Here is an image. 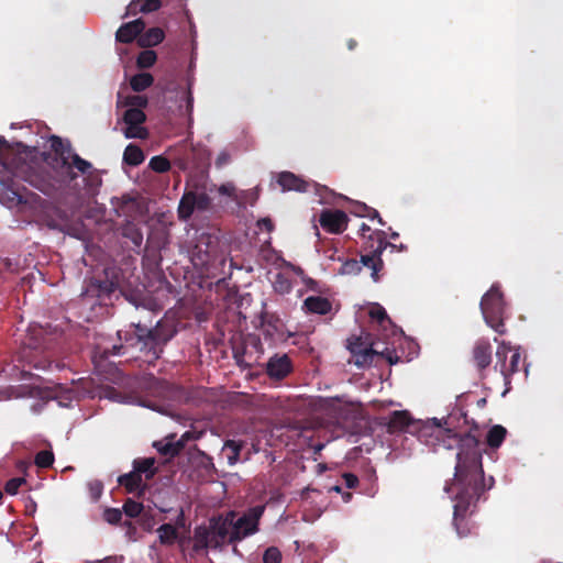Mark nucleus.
<instances>
[{"label": "nucleus", "instance_id": "f257e3e1", "mask_svg": "<svg viewBox=\"0 0 563 563\" xmlns=\"http://www.w3.org/2000/svg\"><path fill=\"white\" fill-rule=\"evenodd\" d=\"M53 154L46 157L47 167L40 165L23 143L10 144L0 136L1 199L15 205H31L37 221L51 230L66 232L70 227L69 214L56 203L30 192L21 183H26L47 197L59 199L69 185L77 180L78 173L90 168V162L80 157L69 141L53 135L49 140Z\"/></svg>", "mask_w": 563, "mask_h": 563}, {"label": "nucleus", "instance_id": "f03ea898", "mask_svg": "<svg viewBox=\"0 0 563 563\" xmlns=\"http://www.w3.org/2000/svg\"><path fill=\"white\" fill-rule=\"evenodd\" d=\"M470 421L465 412H451L445 419L433 418L426 422L413 421L406 410L390 413L386 428L389 433H417L419 441L433 449L457 446L454 477L446 483L444 490L455 501L453 525L459 537L471 533L467 514L476 507L484 492L492 487L494 479L486 485L482 464V449L478 427Z\"/></svg>", "mask_w": 563, "mask_h": 563}, {"label": "nucleus", "instance_id": "7ed1b4c3", "mask_svg": "<svg viewBox=\"0 0 563 563\" xmlns=\"http://www.w3.org/2000/svg\"><path fill=\"white\" fill-rule=\"evenodd\" d=\"M53 338L43 327H33L30 335L13 356L10 376L14 379H33L31 368L46 369L51 365Z\"/></svg>", "mask_w": 563, "mask_h": 563}, {"label": "nucleus", "instance_id": "20e7f679", "mask_svg": "<svg viewBox=\"0 0 563 563\" xmlns=\"http://www.w3.org/2000/svg\"><path fill=\"white\" fill-rule=\"evenodd\" d=\"M132 327L134 330L132 332L125 331L124 336H122V331H118V336L124 341V344L113 345L111 354H120L125 346H137L147 357V361L153 363L161 357L165 345L176 334L173 325L163 322H157L152 329L141 324H132Z\"/></svg>", "mask_w": 563, "mask_h": 563}, {"label": "nucleus", "instance_id": "39448f33", "mask_svg": "<svg viewBox=\"0 0 563 563\" xmlns=\"http://www.w3.org/2000/svg\"><path fill=\"white\" fill-rule=\"evenodd\" d=\"M233 510L225 514L212 516L208 526L200 525L194 530L192 551L199 553L208 548L220 549L224 544H236L231 542Z\"/></svg>", "mask_w": 563, "mask_h": 563}, {"label": "nucleus", "instance_id": "423d86ee", "mask_svg": "<svg viewBox=\"0 0 563 563\" xmlns=\"http://www.w3.org/2000/svg\"><path fill=\"white\" fill-rule=\"evenodd\" d=\"M347 349L354 358L353 363L360 368L371 366L376 356L385 358L389 364H396L399 361V356L396 355L394 350L389 347L378 350L377 344L372 341L368 333L364 336L351 338Z\"/></svg>", "mask_w": 563, "mask_h": 563}, {"label": "nucleus", "instance_id": "0eeeda50", "mask_svg": "<svg viewBox=\"0 0 563 563\" xmlns=\"http://www.w3.org/2000/svg\"><path fill=\"white\" fill-rule=\"evenodd\" d=\"M479 307L486 324L498 334H505L507 331L505 325L506 303L499 286L490 287L482 297Z\"/></svg>", "mask_w": 563, "mask_h": 563}, {"label": "nucleus", "instance_id": "6e6552de", "mask_svg": "<svg viewBox=\"0 0 563 563\" xmlns=\"http://www.w3.org/2000/svg\"><path fill=\"white\" fill-rule=\"evenodd\" d=\"M265 511L264 505L249 508L242 515L233 510L231 542H240L258 532L260 520Z\"/></svg>", "mask_w": 563, "mask_h": 563}, {"label": "nucleus", "instance_id": "1a4fd4ad", "mask_svg": "<svg viewBox=\"0 0 563 563\" xmlns=\"http://www.w3.org/2000/svg\"><path fill=\"white\" fill-rule=\"evenodd\" d=\"M369 240L372 241L371 249H373L371 254H365L361 256L360 264L362 266L371 268L372 273L371 276L375 283L379 280L378 273L383 269L384 263L380 258L382 253L387 246L394 245L386 241V234L384 231H376L371 236Z\"/></svg>", "mask_w": 563, "mask_h": 563}, {"label": "nucleus", "instance_id": "9d476101", "mask_svg": "<svg viewBox=\"0 0 563 563\" xmlns=\"http://www.w3.org/2000/svg\"><path fill=\"white\" fill-rule=\"evenodd\" d=\"M117 289L118 284L113 280L92 278L81 296L84 300L96 298L99 305L107 306Z\"/></svg>", "mask_w": 563, "mask_h": 563}, {"label": "nucleus", "instance_id": "9b49d317", "mask_svg": "<svg viewBox=\"0 0 563 563\" xmlns=\"http://www.w3.org/2000/svg\"><path fill=\"white\" fill-rule=\"evenodd\" d=\"M471 362L478 372L481 379L486 378V369L493 362V347L487 339L481 338L475 341L472 353Z\"/></svg>", "mask_w": 563, "mask_h": 563}, {"label": "nucleus", "instance_id": "f8f14e48", "mask_svg": "<svg viewBox=\"0 0 563 563\" xmlns=\"http://www.w3.org/2000/svg\"><path fill=\"white\" fill-rule=\"evenodd\" d=\"M217 243L209 235H202L191 250V261L195 266L206 267L210 265L217 254Z\"/></svg>", "mask_w": 563, "mask_h": 563}, {"label": "nucleus", "instance_id": "ddd939ff", "mask_svg": "<svg viewBox=\"0 0 563 563\" xmlns=\"http://www.w3.org/2000/svg\"><path fill=\"white\" fill-rule=\"evenodd\" d=\"M319 223L323 230L332 234H340L346 230L349 223L347 214L339 209L322 210Z\"/></svg>", "mask_w": 563, "mask_h": 563}, {"label": "nucleus", "instance_id": "4468645a", "mask_svg": "<svg viewBox=\"0 0 563 563\" xmlns=\"http://www.w3.org/2000/svg\"><path fill=\"white\" fill-rule=\"evenodd\" d=\"M292 369V362L287 354H274L266 363V374L274 380L286 378Z\"/></svg>", "mask_w": 563, "mask_h": 563}, {"label": "nucleus", "instance_id": "2eb2a0df", "mask_svg": "<svg viewBox=\"0 0 563 563\" xmlns=\"http://www.w3.org/2000/svg\"><path fill=\"white\" fill-rule=\"evenodd\" d=\"M145 26V21L141 18L123 23L115 32V41L124 44H130L135 40L137 41V37L144 32Z\"/></svg>", "mask_w": 563, "mask_h": 563}, {"label": "nucleus", "instance_id": "dca6fc26", "mask_svg": "<svg viewBox=\"0 0 563 563\" xmlns=\"http://www.w3.org/2000/svg\"><path fill=\"white\" fill-rule=\"evenodd\" d=\"M277 183L283 188V190H295L299 192H305L308 190L309 183L295 175L291 172H282L278 175Z\"/></svg>", "mask_w": 563, "mask_h": 563}, {"label": "nucleus", "instance_id": "f3484780", "mask_svg": "<svg viewBox=\"0 0 563 563\" xmlns=\"http://www.w3.org/2000/svg\"><path fill=\"white\" fill-rule=\"evenodd\" d=\"M303 307L310 313L327 314L332 309V303L325 297L309 296L303 301Z\"/></svg>", "mask_w": 563, "mask_h": 563}, {"label": "nucleus", "instance_id": "a211bd4d", "mask_svg": "<svg viewBox=\"0 0 563 563\" xmlns=\"http://www.w3.org/2000/svg\"><path fill=\"white\" fill-rule=\"evenodd\" d=\"M78 175L79 173L75 170ZM84 176L85 187L89 195L95 196L102 185V177L100 170L95 168L90 163V168L86 172L80 173Z\"/></svg>", "mask_w": 563, "mask_h": 563}, {"label": "nucleus", "instance_id": "6ab92c4d", "mask_svg": "<svg viewBox=\"0 0 563 563\" xmlns=\"http://www.w3.org/2000/svg\"><path fill=\"white\" fill-rule=\"evenodd\" d=\"M165 38L164 31L158 27H151L146 32H142L137 37V45L142 48H148L152 46H156L162 43Z\"/></svg>", "mask_w": 563, "mask_h": 563}, {"label": "nucleus", "instance_id": "aec40b11", "mask_svg": "<svg viewBox=\"0 0 563 563\" xmlns=\"http://www.w3.org/2000/svg\"><path fill=\"white\" fill-rule=\"evenodd\" d=\"M512 346L510 343L501 341L496 350V364L494 366V369L496 372H499L501 377L504 378V375L506 373V368L508 365V355L511 354Z\"/></svg>", "mask_w": 563, "mask_h": 563}, {"label": "nucleus", "instance_id": "412c9836", "mask_svg": "<svg viewBox=\"0 0 563 563\" xmlns=\"http://www.w3.org/2000/svg\"><path fill=\"white\" fill-rule=\"evenodd\" d=\"M142 476L134 470L118 477L119 485L123 486L126 493H135L142 486Z\"/></svg>", "mask_w": 563, "mask_h": 563}, {"label": "nucleus", "instance_id": "4be33fe9", "mask_svg": "<svg viewBox=\"0 0 563 563\" xmlns=\"http://www.w3.org/2000/svg\"><path fill=\"white\" fill-rule=\"evenodd\" d=\"M118 107H126V108H136L143 110L148 104V99L146 96L142 95H128L122 96L120 92L118 93Z\"/></svg>", "mask_w": 563, "mask_h": 563}, {"label": "nucleus", "instance_id": "5701e85b", "mask_svg": "<svg viewBox=\"0 0 563 563\" xmlns=\"http://www.w3.org/2000/svg\"><path fill=\"white\" fill-rule=\"evenodd\" d=\"M145 159L142 148L135 144H129L123 153V162L130 166H139Z\"/></svg>", "mask_w": 563, "mask_h": 563}, {"label": "nucleus", "instance_id": "b1692460", "mask_svg": "<svg viewBox=\"0 0 563 563\" xmlns=\"http://www.w3.org/2000/svg\"><path fill=\"white\" fill-rule=\"evenodd\" d=\"M155 460L153 457L136 459L133 462V470L142 476L145 475V479H152L156 473L154 467Z\"/></svg>", "mask_w": 563, "mask_h": 563}, {"label": "nucleus", "instance_id": "393cba45", "mask_svg": "<svg viewBox=\"0 0 563 563\" xmlns=\"http://www.w3.org/2000/svg\"><path fill=\"white\" fill-rule=\"evenodd\" d=\"M520 362H521L520 350L512 347L510 360H509V363L506 368V373L503 378L505 386H509L511 384L512 375L520 371Z\"/></svg>", "mask_w": 563, "mask_h": 563}, {"label": "nucleus", "instance_id": "a878e982", "mask_svg": "<svg viewBox=\"0 0 563 563\" xmlns=\"http://www.w3.org/2000/svg\"><path fill=\"white\" fill-rule=\"evenodd\" d=\"M507 435V429L500 424H496L489 429L486 435V442L489 448L497 449L501 445Z\"/></svg>", "mask_w": 563, "mask_h": 563}, {"label": "nucleus", "instance_id": "bb28decb", "mask_svg": "<svg viewBox=\"0 0 563 563\" xmlns=\"http://www.w3.org/2000/svg\"><path fill=\"white\" fill-rule=\"evenodd\" d=\"M154 82V77L150 73H139L131 77L130 87L135 92H142Z\"/></svg>", "mask_w": 563, "mask_h": 563}, {"label": "nucleus", "instance_id": "cd10ccee", "mask_svg": "<svg viewBox=\"0 0 563 563\" xmlns=\"http://www.w3.org/2000/svg\"><path fill=\"white\" fill-rule=\"evenodd\" d=\"M156 532L158 533L159 542L164 545L174 544L178 538L177 528L172 523H163Z\"/></svg>", "mask_w": 563, "mask_h": 563}, {"label": "nucleus", "instance_id": "c85d7f7f", "mask_svg": "<svg viewBox=\"0 0 563 563\" xmlns=\"http://www.w3.org/2000/svg\"><path fill=\"white\" fill-rule=\"evenodd\" d=\"M196 210L191 192H185L178 205V217L181 220L189 219Z\"/></svg>", "mask_w": 563, "mask_h": 563}, {"label": "nucleus", "instance_id": "c756f323", "mask_svg": "<svg viewBox=\"0 0 563 563\" xmlns=\"http://www.w3.org/2000/svg\"><path fill=\"white\" fill-rule=\"evenodd\" d=\"M125 125L143 124L146 121V114L143 110L136 108H128L122 118Z\"/></svg>", "mask_w": 563, "mask_h": 563}, {"label": "nucleus", "instance_id": "7c9ffc66", "mask_svg": "<svg viewBox=\"0 0 563 563\" xmlns=\"http://www.w3.org/2000/svg\"><path fill=\"white\" fill-rule=\"evenodd\" d=\"M157 59V55L152 49H143L140 52L136 58V66L140 69H146L152 67Z\"/></svg>", "mask_w": 563, "mask_h": 563}, {"label": "nucleus", "instance_id": "2f4dec72", "mask_svg": "<svg viewBox=\"0 0 563 563\" xmlns=\"http://www.w3.org/2000/svg\"><path fill=\"white\" fill-rule=\"evenodd\" d=\"M155 448L162 455L169 457H175L183 451V444L176 442L155 443Z\"/></svg>", "mask_w": 563, "mask_h": 563}, {"label": "nucleus", "instance_id": "473e14b6", "mask_svg": "<svg viewBox=\"0 0 563 563\" xmlns=\"http://www.w3.org/2000/svg\"><path fill=\"white\" fill-rule=\"evenodd\" d=\"M260 197V189L257 187L244 190L242 191L238 197H235V200L238 205L245 206L250 205L253 206L257 201Z\"/></svg>", "mask_w": 563, "mask_h": 563}, {"label": "nucleus", "instance_id": "72a5a7b5", "mask_svg": "<svg viewBox=\"0 0 563 563\" xmlns=\"http://www.w3.org/2000/svg\"><path fill=\"white\" fill-rule=\"evenodd\" d=\"M123 236L129 239L134 246L140 247L143 242L142 231L135 224H128L123 228Z\"/></svg>", "mask_w": 563, "mask_h": 563}, {"label": "nucleus", "instance_id": "f704fd0d", "mask_svg": "<svg viewBox=\"0 0 563 563\" xmlns=\"http://www.w3.org/2000/svg\"><path fill=\"white\" fill-rule=\"evenodd\" d=\"M123 133L126 139L146 140L148 137V131L143 124L126 125Z\"/></svg>", "mask_w": 563, "mask_h": 563}, {"label": "nucleus", "instance_id": "c9c22d12", "mask_svg": "<svg viewBox=\"0 0 563 563\" xmlns=\"http://www.w3.org/2000/svg\"><path fill=\"white\" fill-rule=\"evenodd\" d=\"M195 201L196 210L207 211L210 209L212 200L206 192L190 191Z\"/></svg>", "mask_w": 563, "mask_h": 563}, {"label": "nucleus", "instance_id": "e433bc0d", "mask_svg": "<svg viewBox=\"0 0 563 563\" xmlns=\"http://www.w3.org/2000/svg\"><path fill=\"white\" fill-rule=\"evenodd\" d=\"M143 504L135 501L132 498H128L123 504V511L130 518H136L143 510Z\"/></svg>", "mask_w": 563, "mask_h": 563}, {"label": "nucleus", "instance_id": "4c0bfd02", "mask_svg": "<svg viewBox=\"0 0 563 563\" xmlns=\"http://www.w3.org/2000/svg\"><path fill=\"white\" fill-rule=\"evenodd\" d=\"M148 165L154 172L161 174L170 169V162L162 155L153 156Z\"/></svg>", "mask_w": 563, "mask_h": 563}, {"label": "nucleus", "instance_id": "58836bf2", "mask_svg": "<svg viewBox=\"0 0 563 563\" xmlns=\"http://www.w3.org/2000/svg\"><path fill=\"white\" fill-rule=\"evenodd\" d=\"M34 463L40 468H47L54 463V454L52 451L43 450L36 453Z\"/></svg>", "mask_w": 563, "mask_h": 563}, {"label": "nucleus", "instance_id": "ea45409f", "mask_svg": "<svg viewBox=\"0 0 563 563\" xmlns=\"http://www.w3.org/2000/svg\"><path fill=\"white\" fill-rule=\"evenodd\" d=\"M362 271V265L355 258H350L343 262L340 268L342 275H357Z\"/></svg>", "mask_w": 563, "mask_h": 563}, {"label": "nucleus", "instance_id": "a19ab883", "mask_svg": "<svg viewBox=\"0 0 563 563\" xmlns=\"http://www.w3.org/2000/svg\"><path fill=\"white\" fill-rule=\"evenodd\" d=\"M369 317L373 320H376L380 325L391 322L389 317L387 316L386 310L378 303L372 307V309L369 310Z\"/></svg>", "mask_w": 563, "mask_h": 563}, {"label": "nucleus", "instance_id": "79ce46f5", "mask_svg": "<svg viewBox=\"0 0 563 563\" xmlns=\"http://www.w3.org/2000/svg\"><path fill=\"white\" fill-rule=\"evenodd\" d=\"M282 552L276 547H269L265 550L263 555L264 563H280Z\"/></svg>", "mask_w": 563, "mask_h": 563}, {"label": "nucleus", "instance_id": "37998d69", "mask_svg": "<svg viewBox=\"0 0 563 563\" xmlns=\"http://www.w3.org/2000/svg\"><path fill=\"white\" fill-rule=\"evenodd\" d=\"M103 519L110 525H118L122 519V511L119 508H106Z\"/></svg>", "mask_w": 563, "mask_h": 563}, {"label": "nucleus", "instance_id": "c03bdc74", "mask_svg": "<svg viewBox=\"0 0 563 563\" xmlns=\"http://www.w3.org/2000/svg\"><path fill=\"white\" fill-rule=\"evenodd\" d=\"M26 484L25 478L23 477H14L9 479L4 485V490L9 495H15L19 490V488Z\"/></svg>", "mask_w": 563, "mask_h": 563}, {"label": "nucleus", "instance_id": "a18cd8bd", "mask_svg": "<svg viewBox=\"0 0 563 563\" xmlns=\"http://www.w3.org/2000/svg\"><path fill=\"white\" fill-rule=\"evenodd\" d=\"M89 495L92 501H98L103 492V485L100 481H92L88 484Z\"/></svg>", "mask_w": 563, "mask_h": 563}, {"label": "nucleus", "instance_id": "49530a36", "mask_svg": "<svg viewBox=\"0 0 563 563\" xmlns=\"http://www.w3.org/2000/svg\"><path fill=\"white\" fill-rule=\"evenodd\" d=\"M362 208H364V210L366 212L360 213V217H366V218H369V219H377L378 223L380 225H385V221L382 219V217L379 216V213H378V211L376 209L371 208V207L366 206L365 203L362 205Z\"/></svg>", "mask_w": 563, "mask_h": 563}, {"label": "nucleus", "instance_id": "de8ad7c7", "mask_svg": "<svg viewBox=\"0 0 563 563\" xmlns=\"http://www.w3.org/2000/svg\"><path fill=\"white\" fill-rule=\"evenodd\" d=\"M142 0H132L128 7L124 16L136 15L137 13H142Z\"/></svg>", "mask_w": 563, "mask_h": 563}, {"label": "nucleus", "instance_id": "09e8293b", "mask_svg": "<svg viewBox=\"0 0 563 563\" xmlns=\"http://www.w3.org/2000/svg\"><path fill=\"white\" fill-rule=\"evenodd\" d=\"M219 194L223 195V196H228V197H236L235 196V187L233 184H223L219 187L218 189Z\"/></svg>", "mask_w": 563, "mask_h": 563}, {"label": "nucleus", "instance_id": "8fccbe9b", "mask_svg": "<svg viewBox=\"0 0 563 563\" xmlns=\"http://www.w3.org/2000/svg\"><path fill=\"white\" fill-rule=\"evenodd\" d=\"M343 478H344V483H345L346 487H349V488H355L358 484L357 476L352 473H345L343 475Z\"/></svg>", "mask_w": 563, "mask_h": 563}, {"label": "nucleus", "instance_id": "3c124183", "mask_svg": "<svg viewBox=\"0 0 563 563\" xmlns=\"http://www.w3.org/2000/svg\"><path fill=\"white\" fill-rule=\"evenodd\" d=\"M230 162V154L227 153V152H221L217 159H216V166L218 168H221L223 167L224 165H227L228 163Z\"/></svg>", "mask_w": 563, "mask_h": 563}, {"label": "nucleus", "instance_id": "603ef678", "mask_svg": "<svg viewBox=\"0 0 563 563\" xmlns=\"http://www.w3.org/2000/svg\"><path fill=\"white\" fill-rule=\"evenodd\" d=\"M257 225L261 229H265L267 232H272L274 229V223L269 218H262L257 221Z\"/></svg>", "mask_w": 563, "mask_h": 563}, {"label": "nucleus", "instance_id": "864d4df0", "mask_svg": "<svg viewBox=\"0 0 563 563\" xmlns=\"http://www.w3.org/2000/svg\"><path fill=\"white\" fill-rule=\"evenodd\" d=\"M197 435L192 431H186L176 443H181L183 449L186 446L188 441L196 440Z\"/></svg>", "mask_w": 563, "mask_h": 563}, {"label": "nucleus", "instance_id": "5fc2aeb1", "mask_svg": "<svg viewBox=\"0 0 563 563\" xmlns=\"http://www.w3.org/2000/svg\"><path fill=\"white\" fill-rule=\"evenodd\" d=\"M186 102H187V112L190 115L192 112V107H194V97H192L190 89H188V91L186 93Z\"/></svg>", "mask_w": 563, "mask_h": 563}, {"label": "nucleus", "instance_id": "6e6d98bb", "mask_svg": "<svg viewBox=\"0 0 563 563\" xmlns=\"http://www.w3.org/2000/svg\"><path fill=\"white\" fill-rule=\"evenodd\" d=\"M185 522H186V519H185V514H184V510L180 509L178 516H177V519H176V528H184L185 527Z\"/></svg>", "mask_w": 563, "mask_h": 563}, {"label": "nucleus", "instance_id": "4d7b16f0", "mask_svg": "<svg viewBox=\"0 0 563 563\" xmlns=\"http://www.w3.org/2000/svg\"><path fill=\"white\" fill-rule=\"evenodd\" d=\"M356 45H357V42L355 40L351 38L347 41L349 49H351V51L354 49L356 47Z\"/></svg>", "mask_w": 563, "mask_h": 563}, {"label": "nucleus", "instance_id": "13d9d810", "mask_svg": "<svg viewBox=\"0 0 563 563\" xmlns=\"http://www.w3.org/2000/svg\"><path fill=\"white\" fill-rule=\"evenodd\" d=\"M360 231L362 232V235L364 236L365 235V232H368L371 231V228L365 224V223H362L361 228H360Z\"/></svg>", "mask_w": 563, "mask_h": 563}, {"label": "nucleus", "instance_id": "bf43d9fd", "mask_svg": "<svg viewBox=\"0 0 563 563\" xmlns=\"http://www.w3.org/2000/svg\"><path fill=\"white\" fill-rule=\"evenodd\" d=\"M362 205H363V203H360V205L357 206V214H358V216H360V213H362V212H366V211L364 210V208H362Z\"/></svg>", "mask_w": 563, "mask_h": 563}, {"label": "nucleus", "instance_id": "052dcab7", "mask_svg": "<svg viewBox=\"0 0 563 563\" xmlns=\"http://www.w3.org/2000/svg\"><path fill=\"white\" fill-rule=\"evenodd\" d=\"M390 238H391L393 240H396V239H398V238H399V234H398L397 232H393V233H391V235H390Z\"/></svg>", "mask_w": 563, "mask_h": 563}, {"label": "nucleus", "instance_id": "680f3d73", "mask_svg": "<svg viewBox=\"0 0 563 563\" xmlns=\"http://www.w3.org/2000/svg\"><path fill=\"white\" fill-rule=\"evenodd\" d=\"M234 445L235 451H239V446L234 442H228V446Z\"/></svg>", "mask_w": 563, "mask_h": 563}, {"label": "nucleus", "instance_id": "e2e57ef3", "mask_svg": "<svg viewBox=\"0 0 563 563\" xmlns=\"http://www.w3.org/2000/svg\"><path fill=\"white\" fill-rule=\"evenodd\" d=\"M510 389V385L509 386H506V390L503 391V395H506V391H508Z\"/></svg>", "mask_w": 563, "mask_h": 563}, {"label": "nucleus", "instance_id": "0e129e2a", "mask_svg": "<svg viewBox=\"0 0 563 563\" xmlns=\"http://www.w3.org/2000/svg\"><path fill=\"white\" fill-rule=\"evenodd\" d=\"M124 525H125V526H129V527H132L131 521H125V522H124Z\"/></svg>", "mask_w": 563, "mask_h": 563}, {"label": "nucleus", "instance_id": "69168bd1", "mask_svg": "<svg viewBox=\"0 0 563 563\" xmlns=\"http://www.w3.org/2000/svg\"><path fill=\"white\" fill-rule=\"evenodd\" d=\"M479 402H481V405H484L486 402V400L485 399H481Z\"/></svg>", "mask_w": 563, "mask_h": 563}, {"label": "nucleus", "instance_id": "338daca9", "mask_svg": "<svg viewBox=\"0 0 563 563\" xmlns=\"http://www.w3.org/2000/svg\"><path fill=\"white\" fill-rule=\"evenodd\" d=\"M479 402H481V405H484L486 402V400L485 399H481Z\"/></svg>", "mask_w": 563, "mask_h": 563}, {"label": "nucleus", "instance_id": "774afa93", "mask_svg": "<svg viewBox=\"0 0 563 563\" xmlns=\"http://www.w3.org/2000/svg\"><path fill=\"white\" fill-rule=\"evenodd\" d=\"M36 563H43V562H36Z\"/></svg>", "mask_w": 563, "mask_h": 563}]
</instances>
